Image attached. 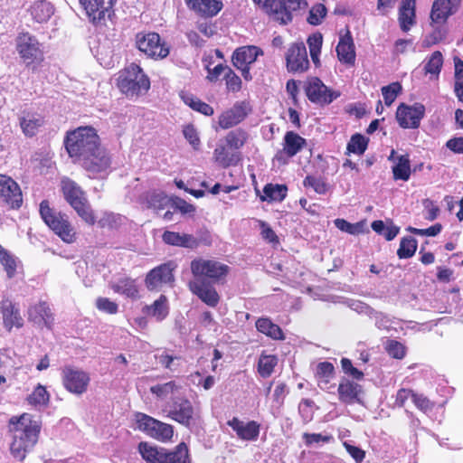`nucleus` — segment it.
<instances>
[{"mask_svg": "<svg viewBox=\"0 0 463 463\" xmlns=\"http://www.w3.org/2000/svg\"><path fill=\"white\" fill-rule=\"evenodd\" d=\"M9 431L12 434L11 454L23 461L38 441L41 424L30 414L24 413L20 417L14 416L10 419Z\"/></svg>", "mask_w": 463, "mask_h": 463, "instance_id": "obj_1", "label": "nucleus"}, {"mask_svg": "<svg viewBox=\"0 0 463 463\" xmlns=\"http://www.w3.org/2000/svg\"><path fill=\"white\" fill-rule=\"evenodd\" d=\"M99 145V136L90 127L79 128L67 135L65 147L74 162L79 163Z\"/></svg>", "mask_w": 463, "mask_h": 463, "instance_id": "obj_2", "label": "nucleus"}, {"mask_svg": "<svg viewBox=\"0 0 463 463\" xmlns=\"http://www.w3.org/2000/svg\"><path fill=\"white\" fill-rule=\"evenodd\" d=\"M61 190L65 200L77 214L87 224L93 225L96 222V217L81 188L74 181L63 178L61 180Z\"/></svg>", "mask_w": 463, "mask_h": 463, "instance_id": "obj_3", "label": "nucleus"}, {"mask_svg": "<svg viewBox=\"0 0 463 463\" xmlns=\"http://www.w3.org/2000/svg\"><path fill=\"white\" fill-rule=\"evenodd\" d=\"M118 87L125 95L134 97L146 93L150 88V80L137 64L131 63L120 72Z\"/></svg>", "mask_w": 463, "mask_h": 463, "instance_id": "obj_4", "label": "nucleus"}, {"mask_svg": "<svg viewBox=\"0 0 463 463\" xmlns=\"http://www.w3.org/2000/svg\"><path fill=\"white\" fill-rule=\"evenodd\" d=\"M40 214L50 229L64 242L71 243L75 241L76 232L68 216L61 213L54 212L50 207L48 201L44 200L40 203Z\"/></svg>", "mask_w": 463, "mask_h": 463, "instance_id": "obj_5", "label": "nucleus"}, {"mask_svg": "<svg viewBox=\"0 0 463 463\" xmlns=\"http://www.w3.org/2000/svg\"><path fill=\"white\" fill-rule=\"evenodd\" d=\"M15 50L26 66L40 65L44 60L40 42L29 33H21L17 35Z\"/></svg>", "mask_w": 463, "mask_h": 463, "instance_id": "obj_6", "label": "nucleus"}, {"mask_svg": "<svg viewBox=\"0 0 463 463\" xmlns=\"http://www.w3.org/2000/svg\"><path fill=\"white\" fill-rule=\"evenodd\" d=\"M167 416L178 423L190 427L199 418V409L186 398L176 397L169 404Z\"/></svg>", "mask_w": 463, "mask_h": 463, "instance_id": "obj_7", "label": "nucleus"}, {"mask_svg": "<svg viewBox=\"0 0 463 463\" xmlns=\"http://www.w3.org/2000/svg\"><path fill=\"white\" fill-rule=\"evenodd\" d=\"M191 271L194 279L205 278L216 281L228 274L229 267L215 260L198 258L191 262Z\"/></svg>", "mask_w": 463, "mask_h": 463, "instance_id": "obj_8", "label": "nucleus"}, {"mask_svg": "<svg viewBox=\"0 0 463 463\" xmlns=\"http://www.w3.org/2000/svg\"><path fill=\"white\" fill-rule=\"evenodd\" d=\"M136 422L138 430L157 440L167 441L174 435V429L170 424L157 420L146 414L137 413Z\"/></svg>", "mask_w": 463, "mask_h": 463, "instance_id": "obj_9", "label": "nucleus"}, {"mask_svg": "<svg viewBox=\"0 0 463 463\" xmlns=\"http://www.w3.org/2000/svg\"><path fill=\"white\" fill-rule=\"evenodd\" d=\"M136 45L140 52L154 59H164L169 54V48L156 33H138Z\"/></svg>", "mask_w": 463, "mask_h": 463, "instance_id": "obj_10", "label": "nucleus"}, {"mask_svg": "<svg viewBox=\"0 0 463 463\" xmlns=\"http://www.w3.org/2000/svg\"><path fill=\"white\" fill-rule=\"evenodd\" d=\"M61 378L64 388L77 396L87 392L90 382V374L87 372L71 366L63 368Z\"/></svg>", "mask_w": 463, "mask_h": 463, "instance_id": "obj_11", "label": "nucleus"}, {"mask_svg": "<svg viewBox=\"0 0 463 463\" xmlns=\"http://www.w3.org/2000/svg\"><path fill=\"white\" fill-rule=\"evenodd\" d=\"M78 164L94 176L106 175L110 169L111 158L109 153L99 145L95 151H92Z\"/></svg>", "mask_w": 463, "mask_h": 463, "instance_id": "obj_12", "label": "nucleus"}, {"mask_svg": "<svg viewBox=\"0 0 463 463\" xmlns=\"http://www.w3.org/2000/svg\"><path fill=\"white\" fill-rule=\"evenodd\" d=\"M116 0H80L91 23L98 24L110 17Z\"/></svg>", "mask_w": 463, "mask_h": 463, "instance_id": "obj_13", "label": "nucleus"}, {"mask_svg": "<svg viewBox=\"0 0 463 463\" xmlns=\"http://www.w3.org/2000/svg\"><path fill=\"white\" fill-rule=\"evenodd\" d=\"M424 114L425 107L420 103L412 106L401 104L396 111V119L403 128H417Z\"/></svg>", "mask_w": 463, "mask_h": 463, "instance_id": "obj_14", "label": "nucleus"}, {"mask_svg": "<svg viewBox=\"0 0 463 463\" xmlns=\"http://www.w3.org/2000/svg\"><path fill=\"white\" fill-rule=\"evenodd\" d=\"M0 313L3 326L8 332L13 328L20 329L24 326V318L18 306L8 297H3L0 301Z\"/></svg>", "mask_w": 463, "mask_h": 463, "instance_id": "obj_15", "label": "nucleus"}, {"mask_svg": "<svg viewBox=\"0 0 463 463\" xmlns=\"http://www.w3.org/2000/svg\"><path fill=\"white\" fill-rule=\"evenodd\" d=\"M0 199L13 209L23 203V194L18 184L6 175H0Z\"/></svg>", "mask_w": 463, "mask_h": 463, "instance_id": "obj_16", "label": "nucleus"}, {"mask_svg": "<svg viewBox=\"0 0 463 463\" xmlns=\"http://www.w3.org/2000/svg\"><path fill=\"white\" fill-rule=\"evenodd\" d=\"M175 268V266L172 262H168L153 269L146 279L147 288L150 290L159 289L163 285L172 283Z\"/></svg>", "mask_w": 463, "mask_h": 463, "instance_id": "obj_17", "label": "nucleus"}, {"mask_svg": "<svg viewBox=\"0 0 463 463\" xmlns=\"http://www.w3.org/2000/svg\"><path fill=\"white\" fill-rule=\"evenodd\" d=\"M306 93L312 102L318 104H328L338 96L328 90L318 78H312L307 81Z\"/></svg>", "mask_w": 463, "mask_h": 463, "instance_id": "obj_18", "label": "nucleus"}, {"mask_svg": "<svg viewBox=\"0 0 463 463\" xmlns=\"http://www.w3.org/2000/svg\"><path fill=\"white\" fill-rule=\"evenodd\" d=\"M287 67L290 71L303 72L307 70L309 61L307 48L303 43H294L287 53Z\"/></svg>", "mask_w": 463, "mask_h": 463, "instance_id": "obj_19", "label": "nucleus"}, {"mask_svg": "<svg viewBox=\"0 0 463 463\" xmlns=\"http://www.w3.org/2000/svg\"><path fill=\"white\" fill-rule=\"evenodd\" d=\"M227 424L236 433L238 439L241 440L255 441L259 438L260 425L255 420L244 421L234 417Z\"/></svg>", "mask_w": 463, "mask_h": 463, "instance_id": "obj_20", "label": "nucleus"}, {"mask_svg": "<svg viewBox=\"0 0 463 463\" xmlns=\"http://www.w3.org/2000/svg\"><path fill=\"white\" fill-rule=\"evenodd\" d=\"M461 0H435L432 5L430 19L432 23L443 24L455 14Z\"/></svg>", "mask_w": 463, "mask_h": 463, "instance_id": "obj_21", "label": "nucleus"}, {"mask_svg": "<svg viewBox=\"0 0 463 463\" xmlns=\"http://www.w3.org/2000/svg\"><path fill=\"white\" fill-rule=\"evenodd\" d=\"M31 19L37 24H45L55 13L54 5L48 0H34L26 8Z\"/></svg>", "mask_w": 463, "mask_h": 463, "instance_id": "obj_22", "label": "nucleus"}, {"mask_svg": "<svg viewBox=\"0 0 463 463\" xmlns=\"http://www.w3.org/2000/svg\"><path fill=\"white\" fill-rule=\"evenodd\" d=\"M190 290L196 295L203 302L210 307H215L220 297L215 288L202 280L194 279L189 282Z\"/></svg>", "mask_w": 463, "mask_h": 463, "instance_id": "obj_23", "label": "nucleus"}, {"mask_svg": "<svg viewBox=\"0 0 463 463\" xmlns=\"http://www.w3.org/2000/svg\"><path fill=\"white\" fill-rule=\"evenodd\" d=\"M187 6L203 17H213L222 9V3L219 0H185Z\"/></svg>", "mask_w": 463, "mask_h": 463, "instance_id": "obj_24", "label": "nucleus"}, {"mask_svg": "<svg viewBox=\"0 0 463 463\" xmlns=\"http://www.w3.org/2000/svg\"><path fill=\"white\" fill-rule=\"evenodd\" d=\"M247 114V105L244 103H237L220 116L219 125L223 129L230 128L242 121Z\"/></svg>", "mask_w": 463, "mask_h": 463, "instance_id": "obj_25", "label": "nucleus"}, {"mask_svg": "<svg viewBox=\"0 0 463 463\" xmlns=\"http://www.w3.org/2000/svg\"><path fill=\"white\" fill-rule=\"evenodd\" d=\"M338 60L347 65H353L355 61L354 44L351 33L346 30L345 34L340 35L339 43L336 46Z\"/></svg>", "mask_w": 463, "mask_h": 463, "instance_id": "obj_26", "label": "nucleus"}, {"mask_svg": "<svg viewBox=\"0 0 463 463\" xmlns=\"http://www.w3.org/2000/svg\"><path fill=\"white\" fill-rule=\"evenodd\" d=\"M262 52L256 46H242L236 49L232 54V63L236 68H245L256 61Z\"/></svg>", "mask_w": 463, "mask_h": 463, "instance_id": "obj_27", "label": "nucleus"}, {"mask_svg": "<svg viewBox=\"0 0 463 463\" xmlns=\"http://www.w3.org/2000/svg\"><path fill=\"white\" fill-rule=\"evenodd\" d=\"M339 400L346 404L360 402L362 386L348 379H343L338 386Z\"/></svg>", "mask_w": 463, "mask_h": 463, "instance_id": "obj_28", "label": "nucleus"}, {"mask_svg": "<svg viewBox=\"0 0 463 463\" xmlns=\"http://www.w3.org/2000/svg\"><path fill=\"white\" fill-rule=\"evenodd\" d=\"M28 319L38 326L50 327L53 321L52 314L45 302H39L28 308Z\"/></svg>", "mask_w": 463, "mask_h": 463, "instance_id": "obj_29", "label": "nucleus"}, {"mask_svg": "<svg viewBox=\"0 0 463 463\" xmlns=\"http://www.w3.org/2000/svg\"><path fill=\"white\" fill-rule=\"evenodd\" d=\"M281 7L278 9L276 21L287 24L292 21V12L306 9L307 3L305 0H281Z\"/></svg>", "mask_w": 463, "mask_h": 463, "instance_id": "obj_30", "label": "nucleus"}, {"mask_svg": "<svg viewBox=\"0 0 463 463\" xmlns=\"http://www.w3.org/2000/svg\"><path fill=\"white\" fill-rule=\"evenodd\" d=\"M416 0H402L399 10V23L403 32H408L415 23Z\"/></svg>", "mask_w": 463, "mask_h": 463, "instance_id": "obj_31", "label": "nucleus"}, {"mask_svg": "<svg viewBox=\"0 0 463 463\" xmlns=\"http://www.w3.org/2000/svg\"><path fill=\"white\" fill-rule=\"evenodd\" d=\"M142 458L147 463H163L167 449L153 446L148 442H140L137 447Z\"/></svg>", "mask_w": 463, "mask_h": 463, "instance_id": "obj_32", "label": "nucleus"}, {"mask_svg": "<svg viewBox=\"0 0 463 463\" xmlns=\"http://www.w3.org/2000/svg\"><path fill=\"white\" fill-rule=\"evenodd\" d=\"M306 140L298 134L288 131L284 137L283 151L288 156H294L305 146Z\"/></svg>", "mask_w": 463, "mask_h": 463, "instance_id": "obj_33", "label": "nucleus"}, {"mask_svg": "<svg viewBox=\"0 0 463 463\" xmlns=\"http://www.w3.org/2000/svg\"><path fill=\"white\" fill-rule=\"evenodd\" d=\"M163 241L170 245L193 248L197 245L196 239L189 234H180L174 232H165Z\"/></svg>", "mask_w": 463, "mask_h": 463, "instance_id": "obj_34", "label": "nucleus"}, {"mask_svg": "<svg viewBox=\"0 0 463 463\" xmlns=\"http://www.w3.org/2000/svg\"><path fill=\"white\" fill-rule=\"evenodd\" d=\"M146 207L156 212L165 210L172 205L171 199L162 192H149L145 196Z\"/></svg>", "mask_w": 463, "mask_h": 463, "instance_id": "obj_35", "label": "nucleus"}, {"mask_svg": "<svg viewBox=\"0 0 463 463\" xmlns=\"http://www.w3.org/2000/svg\"><path fill=\"white\" fill-rule=\"evenodd\" d=\"M114 292L122 294L130 298H137L138 288L134 279L124 278L110 284Z\"/></svg>", "mask_w": 463, "mask_h": 463, "instance_id": "obj_36", "label": "nucleus"}, {"mask_svg": "<svg viewBox=\"0 0 463 463\" xmlns=\"http://www.w3.org/2000/svg\"><path fill=\"white\" fill-rule=\"evenodd\" d=\"M392 170L395 180L408 181L411 173L409 156L400 155L397 156V162L393 164Z\"/></svg>", "mask_w": 463, "mask_h": 463, "instance_id": "obj_37", "label": "nucleus"}, {"mask_svg": "<svg viewBox=\"0 0 463 463\" xmlns=\"http://www.w3.org/2000/svg\"><path fill=\"white\" fill-rule=\"evenodd\" d=\"M168 309L167 298L164 295H161L152 305L145 307L146 314L155 317L158 321L166 317Z\"/></svg>", "mask_w": 463, "mask_h": 463, "instance_id": "obj_38", "label": "nucleus"}, {"mask_svg": "<svg viewBox=\"0 0 463 463\" xmlns=\"http://www.w3.org/2000/svg\"><path fill=\"white\" fill-rule=\"evenodd\" d=\"M256 328L259 332L269 336L272 339L280 340L284 338L281 328L266 317L259 318L256 322Z\"/></svg>", "mask_w": 463, "mask_h": 463, "instance_id": "obj_39", "label": "nucleus"}, {"mask_svg": "<svg viewBox=\"0 0 463 463\" xmlns=\"http://www.w3.org/2000/svg\"><path fill=\"white\" fill-rule=\"evenodd\" d=\"M287 187L283 184H268L263 188V194L260 195L262 202H281L287 195Z\"/></svg>", "mask_w": 463, "mask_h": 463, "instance_id": "obj_40", "label": "nucleus"}, {"mask_svg": "<svg viewBox=\"0 0 463 463\" xmlns=\"http://www.w3.org/2000/svg\"><path fill=\"white\" fill-rule=\"evenodd\" d=\"M214 160L223 167L237 165L240 156L236 153H230L228 147L219 145L213 151Z\"/></svg>", "mask_w": 463, "mask_h": 463, "instance_id": "obj_41", "label": "nucleus"}, {"mask_svg": "<svg viewBox=\"0 0 463 463\" xmlns=\"http://www.w3.org/2000/svg\"><path fill=\"white\" fill-rule=\"evenodd\" d=\"M43 118L39 114H26L20 119V126L26 136H33L43 125Z\"/></svg>", "mask_w": 463, "mask_h": 463, "instance_id": "obj_42", "label": "nucleus"}, {"mask_svg": "<svg viewBox=\"0 0 463 463\" xmlns=\"http://www.w3.org/2000/svg\"><path fill=\"white\" fill-rule=\"evenodd\" d=\"M26 400L32 406L46 407L50 401V394L44 386L38 384Z\"/></svg>", "mask_w": 463, "mask_h": 463, "instance_id": "obj_43", "label": "nucleus"}, {"mask_svg": "<svg viewBox=\"0 0 463 463\" xmlns=\"http://www.w3.org/2000/svg\"><path fill=\"white\" fill-rule=\"evenodd\" d=\"M163 463H191L186 445L181 443L174 451L167 450Z\"/></svg>", "mask_w": 463, "mask_h": 463, "instance_id": "obj_44", "label": "nucleus"}, {"mask_svg": "<svg viewBox=\"0 0 463 463\" xmlns=\"http://www.w3.org/2000/svg\"><path fill=\"white\" fill-rule=\"evenodd\" d=\"M278 364V358L271 354H261L258 363V371L263 378L270 376L274 367Z\"/></svg>", "mask_w": 463, "mask_h": 463, "instance_id": "obj_45", "label": "nucleus"}, {"mask_svg": "<svg viewBox=\"0 0 463 463\" xmlns=\"http://www.w3.org/2000/svg\"><path fill=\"white\" fill-rule=\"evenodd\" d=\"M180 389L175 381H170L163 384H156L150 388V392L159 399H165L169 395L174 394Z\"/></svg>", "mask_w": 463, "mask_h": 463, "instance_id": "obj_46", "label": "nucleus"}, {"mask_svg": "<svg viewBox=\"0 0 463 463\" xmlns=\"http://www.w3.org/2000/svg\"><path fill=\"white\" fill-rule=\"evenodd\" d=\"M322 43L323 37L321 33H314L307 39L310 56L316 66L320 64L319 54L321 52Z\"/></svg>", "mask_w": 463, "mask_h": 463, "instance_id": "obj_47", "label": "nucleus"}, {"mask_svg": "<svg viewBox=\"0 0 463 463\" xmlns=\"http://www.w3.org/2000/svg\"><path fill=\"white\" fill-rule=\"evenodd\" d=\"M334 374V366L329 362H323L318 364L317 367V377L318 385L324 388L330 381Z\"/></svg>", "mask_w": 463, "mask_h": 463, "instance_id": "obj_48", "label": "nucleus"}, {"mask_svg": "<svg viewBox=\"0 0 463 463\" xmlns=\"http://www.w3.org/2000/svg\"><path fill=\"white\" fill-rule=\"evenodd\" d=\"M247 140V134L246 132L237 129L234 131H231L227 134L225 137V141L227 144V146L230 149H240L243 145L245 144Z\"/></svg>", "mask_w": 463, "mask_h": 463, "instance_id": "obj_49", "label": "nucleus"}, {"mask_svg": "<svg viewBox=\"0 0 463 463\" xmlns=\"http://www.w3.org/2000/svg\"><path fill=\"white\" fill-rule=\"evenodd\" d=\"M417 250V241L412 237L402 238L397 254L400 259H408L414 255Z\"/></svg>", "mask_w": 463, "mask_h": 463, "instance_id": "obj_50", "label": "nucleus"}, {"mask_svg": "<svg viewBox=\"0 0 463 463\" xmlns=\"http://www.w3.org/2000/svg\"><path fill=\"white\" fill-rule=\"evenodd\" d=\"M368 139L363 135L355 134L352 136L347 144V150L350 153L363 155L367 148Z\"/></svg>", "mask_w": 463, "mask_h": 463, "instance_id": "obj_51", "label": "nucleus"}, {"mask_svg": "<svg viewBox=\"0 0 463 463\" xmlns=\"http://www.w3.org/2000/svg\"><path fill=\"white\" fill-rule=\"evenodd\" d=\"M0 266L4 268L8 278H13L16 269V260L0 245Z\"/></svg>", "mask_w": 463, "mask_h": 463, "instance_id": "obj_52", "label": "nucleus"}, {"mask_svg": "<svg viewBox=\"0 0 463 463\" xmlns=\"http://www.w3.org/2000/svg\"><path fill=\"white\" fill-rule=\"evenodd\" d=\"M442 64H443V56L440 52L436 51L430 55V59L428 60L427 63L425 64V66H424L425 72L437 76L440 72Z\"/></svg>", "mask_w": 463, "mask_h": 463, "instance_id": "obj_53", "label": "nucleus"}, {"mask_svg": "<svg viewBox=\"0 0 463 463\" xmlns=\"http://www.w3.org/2000/svg\"><path fill=\"white\" fill-rule=\"evenodd\" d=\"M183 99L184 103L191 107L193 109L199 111L203 115L209 116L213 113V109L210 105L201 101L198 99L194 98L193 96H184Z\"/></svg>", "mask_w": 463, "mask_h": 463, "instance_id": "obj_54", "label": "nucleus"}, {"mask_svg": "<svg viewBox=\"0 0 463 463\" xmlns=\"http://www.w3.org/2000/svg\"><path fill=\"white\" fill-rule=\"evenodd\" d=\"M401 91L402 85L399 82H392L388 86L383 87L382 94L383 96L385 105L391 106Z\"/></svg>", "mask_w": 463, "mask_h": 463, "instance_id": "obj_55", "label": "nucleus"}, {"mask_svg": "<svg viewBox=\"0 0 463 463\" xmlns=\"http://www.w3.org/2000/svg\"><path fill=\"white\" fill-rule=\"evenodd\" d=\"M334 222L336 228L349 234L356 235L363 232L364 224L362 222L350 223L344 219H335Z\"/></svg>", "mask_w": 463, "mask_h": 463, "instance_id": "obj_56", "label": "nucleus"}, {"mask_svg": "<svg viewBox=\"0 0 463 463\" xmlns=\"http://www.w3.org/2000/svg\"><path fill=\"white\" fill-rule=\"evenodd\" d=\"M326 14V6L323 4H317L310 9L307 22L313 25L320 24Z\"/></svg>", "mask_w": 463, "mask_h": 463, "instance_id": "obj_57", "label": "nucleus"}, {"mask_svg": "<svg viewBox=\"0 0 463 463\" xmlns=\"http://www.w3.org/2000/svg\"><path fill=\"white\" fill-rule=\"evenodd\" d=\"M281 0H261L257 5L276 21L278 9L281 7Z\"/></svg>", "mask_w": 463, "mask_h": 463, "instance_id": "obj_58", "label": "nucleus"}, {"mask_svg": "<svg viewBox=\"0 0 463 463\" xmlns=\"http://www.w3.org/2000/svg\"><path fill=\"white\" fill-rule=\"evenodd\" d=\"M304 185L306 187H312L319 194H325L328 189L326 183L323 179L315 176H307L304 180Z\"/></svg>", "mask_w": 463, "mask_h": 463, "instance_id": "obj_59", "label": "nucleus"}, {"mask_svg": "<svg viewBox=\"0 0 463 463\" xmlns=\"http://www.w3.org/2000/svg\"><path fill=\"white\" fill-rule=\"evenodd\" d=\"M307 446L314 444L327 443L332 439L330 435H323L321 433H307L305 432L302 436Z\"/></svg>", "mask_w": 463, "mask_h": 463, "instance_id": "obj_60", "label": "nucleus"}, {"mask_svg": "<svg viewBox=\"0 0 463 463\" xmlns=\"http://www.w3.org/2000/svg\"><path fill=\"white\" fill-rule=\"evenodd\" d=\"M96 307L99 310L108 314H116L118 312V304L107 298H99L96 300Z\"/></svg>", "mask_w": 463, "mask_h": 463, "instance_id": "obj_61", "label": "nucleus"}, {"mask_svg": "<svg viewBox=\"0 0 463 463\" xmlns=\"http://www.w3.org/2000/svg\"><path fill=\"white\" fill-rule=\"evenodd\" d=\"M422 205L424 207V218L428 221H434L437 219L439 213V208L435 204V203L430 199H424L422 201Z\"/></svg>", "mask_w": 463, "mask_h": 463, "instance_id": "obj_62", "label": "nucleus"}, {"mask_svg": "<svg viewBox=\"0 0 463 463\" xmlns=\"http://www.w3.org/2000/svg\"><path fill=\"white\" fill-rule=\"evenodd\" d=\"M224 79L226 80V86L229 90L238 91L241 90V80L231 68L227 70Z\"/></svg>", "mask_w": 463, "mask_h": 463, "instance_id": "obj_63", "label": "nucleus"}, {"mask_svg": "<svg viewBox=\"0 0 463 463\" xmlns=\"http://www.w3.org/2000/svg\"><path fill=\"white\" fill-rule=\"evenodd\" d=\"M411 400L415 406L423 412H428L433 407V403L421 394H411Z\"/></svg>", "mask_w": 463, "mask_h": 463, "instance_id": "obj_64", "label": "nucleus"}]
</instances>
